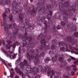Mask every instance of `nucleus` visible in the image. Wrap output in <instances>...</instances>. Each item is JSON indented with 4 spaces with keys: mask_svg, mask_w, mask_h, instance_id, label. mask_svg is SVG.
Instances as JSON below:
<instances>
[{
    "mask_svg": "<svg viewBox=\"0 0 78 78\" xmlns=\"http://www.w3.org/2000/svg\"><path fill=\"white\" fill-rule=\"evenodd\" d=\"M15 78H19V76H16Z\"/></svg>",
    "mask_w": 78,
    "mask_h": 78,
    "instance_id": "nucleus-64",
    "label": "nucleus"
},
{
    "mask_svg": "<svg viewBox=\"0 0 78 78\" xmlns=\"http://www.w3.org/2000/svg\"><path fill=\"white\" fill-rule=\"evenodd\" d=\"M48 40L49 39H51V36H50V35H49L48 36Z\"/></svg>",
    "mask_w": 78,
    "mask_h": 78,
    "instance_id": "nucleus-59",
    "label": "nucleus"
},
{
    "mask_svg": "<svg viewBox=\"0 0 78 78\" xmlns=\"http://www.w3.org/2000/svg\"><path fill=\"white\" fill-rule=\"evenodd\" d=\"M61 25L62 26V27H64V26H65V25H66V24L64 21H62L61 22Z\"/></svg>",
    "mask_w": 78,
    "mask_h": 78,
    "instance_id": "nucleus-40",
    "label": "nucleus"
},
{
    "mask_svg": "<svg viewBox=\"0 0 78 78\" xmlns=\"http://www.w3.org/2000/svg\"><path fill=\"white\" fill-rule=\"evenodd\" d=\"M44 55L45 52H43L40 54L41 56L38 55H36L35 56L32 55L30 56L29 53L27 52L26 54V56L30 62H32V61H34V59H35L36 61L34 62V64L39 65L40 64V59H42V57H43L42 59H43V57L44 56Z\"/></svg>",
    "mask_w": 78,
    "mask_h": 78,
    "instance_id": "nucleus-5",
    "label": "nucleus"
},
{
    "mask_svg": "<svg viewBox=\"0 0 78 78\" xmlns=\"http://www.w3.org/2000/svg\"><path fill=\"white\" fill-rule=\"evenodd\" d=\"M64 44V42H60L58 43V45L59 47H61Z\"/></svg>",
    "mask_w": 78,
    "mask_h": 78,
    "instance_id": "nucleus-34",
    "label": "nucleus"
},
{
    "mask_svg": "<svg viewBox=\"0 0 78 78\" xmlns=\"http://www.w3.org/2000/svg\"><path fill=\"white\" fill-rule=\"evenodd\" d=\"M61 51H68V52H70V51L69 50L67 45H66V50L64 47H62L60 48Z\"/></svg>",
    "mask_w": 78,
    "mask_h": 78,
    "instance_id": "nucleus-22",
    "label": "nucleus"
},
{
    "mask_svg": "<svg viewBox=\"0 0 78 78\" xmlns=\"http://www.w3.org/2000/svg\"><path fill=\"white\" fill-rule=\"evenodd\" d=\"M71 67H70V66H66V70L67 71H70V70H71Z\"/></svg>",
    "mask_w": 78,
    "mask_h": 78,
    "instance_id": "nucleus-27",
    "label": "nucleus"
},
{
    "mask_svg": "<svg viewBox=\"0 0 78 78\" xmlns=\"http://www.w3.org/2000/svg\"><path fill=\"white\" fill-rule=\"evenodd\" d=\"M15 57H16V55L14 54L13 55L12 58H15Z\"/></svg>",
    "mask_w": 78,
    "mask_h": 78,
    "instance_id": "nucleus-63",
    "label": "nucleus"
},
{
    "mask_svg": "<svg viewBox=\"0 0 78 78\" xmlns=\"http://www.w3.org/2000/svg\"><path fill=\"white\" fill-rule=\"evenodd\" d=\"M71 68H74V67H76V66L74 65H72L71 66Z\"/></svg>",
    "mask_w": 78,
    "mask_h": 78,
    "instance_id": "nucleus-48",
    "label": "nucleus"
},
{
    "mask_svg": "<svg viewBox=\"0 0 78 78\" xmlns=\"http://www.w3.org/2000/svg\"><path fill=\"white\" fill-rule=\"evenodd\" d=\"M58 61H59V62H62L64 61V58H62L61 57H60L58 58Z\"/></svg>",
    "mask_w": 78,
    "mask_h": 78,
    "instance_id": "nucleus-29",
    "label": "nucleus"
},
{
    "mask_svg": "<svg viewBox=\"0 0 78 78\" xmlns=\"http://www.w3.org/2000/svg\"><path fill=\"white\" fill-rule=\"evenodd\" d=\"M43 37V35L42 34H40L37 37V40H40Z\"/></svg>",
    "mask_w": 78,
    "mask_h": 78,
    "instance_id": "nucleus-31",
    "label": "nucleus"
},
{
    "mask_svg": "<svg viewBox=\"0 0 78 78\" xmlns=\"http://www.w3.org/2000/svg\"><path fill=\"white\" fill-rule=\"evenodd\" d=\"M2 44L3 46H5V41L4 40H2Z\"/></svg>",
    "mask_w": 78,
    "mask_h": 78,
    "instance_id": "nucleus-37",
    "label": "nucleus"
},
{
    "mask_svg": "<svg viewBox=\"0 0 78 78\" xmlns=\"http://www.w3.org/2000/svg\"><path fill=\"white\" fill-rule=\"evenodd\" d=\"M3 53H4L5 55H6L7 56H8V52H6L5 50H3Z\"/></svg>",
    "mask_w": 78,
    "mask_h": 78,
    "instance_id": "nucleus-43",
    "label": "nucleus"
},
{
    "mask_svg": "<svg viewBox=\"0 0 78 78\" xmlns=\"http://www.w3.org/2000/svg\"><path fill=\"white\" fill-rule=\"evenodd\" d=\"M61 56L62 58H65V56H64V55L63 54H61V55H60Z\"/></svg>",
    "mask_w": 78,
    "mask_h": 78,
    "instance_id": "nucleus-52",
    "label": "nucleus"
},
{
    "mask_svg": "<svg viewBox=\"0 0 78 78\" xmlns=\"http://www.w3.org/2000/svg\"><path fill=\"white\" fill-rule=\"evenodd\" d=\"M38 51H39L38 49H35L34 50V49H31L29 51V53L35 55L38 54Z\"/></svg>",
    "mask_w": 78,
    "mask_h": 78,
    "instance_id": "nucleus-19",
    "label": "nucleus"
},
{
    "mask_svg": "<svg viewBox=\"0 0 78 78\" xmlns=\"http://www.w3.org/2000/svg\"><path fill=\"white\" fill-rule=\"evenodd\" d=\"M44 3H45V1H40V2L37 4V7L36 9H34V7H33V9H32L30 11L31 15L33 16V17L34 16H36V12L38 11V9L41 8V6H43V7H41V9L38 10V13L39 15H42L44 13H46V12H48V11H49V9H51V4H48L46 5V7L47 9L45 10L44 9L45 5H44Z\"/></svg>",
    "mask_w": 78,
    "mask_h": 78,
    "instance_id": "nucleus-2",
    "label": "nucleus"
},
{
    "mask_svg": "<svg viewBox=\"0 0 78 78\" xmlns=\"http://www.w3.org/2000/svg\"><path fill=\"white\" fill-rule=\"evenodd\" d=\"M16 45H17V46L19 45V43L18 42V41H16Z\"/></svg>",
    "mask_w": 78,
    "mask_h": 78,
    "instance_id": "nucleus-56",
    "label": "nucleus"
},
{
    "mask_svg": "<svg viewBox=\"0 0 78 78\" xmlns=\"http://www.w3.org/2000/svg\"><path fill=\"white\" fill-rule=\"evenodd\" d=\"M30 20L29 18L26 19L25 20V23L28 26V30H34V28H35L36 26L34 24H30Z\"/></svg>",
    "mask_w": 78,
    "mask_h": 78,
    "instance_id": "nucleus-10",
    "label": "nucleus"
},
{
    "mask_svg": "<svg viewBox=\"0 0 78 78\" xmlns=\"http://www.w3.org/2000/svg\"><path fill=\"white\" fill-rule=\"evenodd\" d=\"M7 65H8V66H9V67H12V65H11V63H8L7 64Z\"/></svg>",
    "mask_w": 78,
    "mask_h": 78,
    "instance_id": "nucleus-53",
    "label": "nucleus"
},
{
    "mask_svg": "<svg viewBox=\"0 0 78 78\" xmlns=\"http://www.w3.org/2000/svg\"><path fill=\"white\" fill-rule=\"evenodd\" d=\"M53 30H56V27H55V25H54L53 27Z\"/></svg>",
    "mask_w": 78,
    "mask_h": 78,
    "instance_id": "nucleus-57",
    "label": "nucleus"
},
{
    "mask_svg": "<svg viewBox=\"0 0 78 78\" xmlns=\"http://www.w3.org/2000/svg\"><path fill=\"white\" fill-rule=\"evenodd\" d=\"M47 73L48 74V76H50V78H53V77H52L51 73L52 76L55 75V72H54V71L53 70L51 71V70L49 69V70L48 71Z\"/></svg>",
    "mask_w": 78,
    "mask_h": 78,
    "instance_id": "nucleus-20",
    "label": "nucleus"
},
{
    "mask_svg": "<svg viewBox=\"0 0 78 78\" xmlns=\"http://www.w3.org/2000/svg\"><path fill=\"white\" fill-rule=\"evenodd\" d=\"M45 20V17L43 16L41 17V22H44L43 23L45 24V27L44 28V33L46 34H47L48 33V30L47 25V21L46 20H45Z\"/></svg>",
    "mask_w": 78,
    "mask_h": 78,
    "instance_id": "nucleus-11",
    "label": "nucleus"
},
{
    "mask_svg": "<svg viewBox=\"0 0 78 78\" xmlns=\"http://www.w3.org/2000/svg\"><path fill=\"white\" fill-rule=\"evenodd\" d=\"M24 65L22 62H20L19 66H17L14 69V70L16 73L17 74H19L20 75H22L23 78H30L29 76L27 75L23 74V73L22 71V68L23 67Z\"/></svg>",
    "mask_w": 78,
    "mask_h": 78,
    "instance_id": "nucleus-7",
    "label": "nucleus"
},
{
    "mask_svg": "<svg viewBox=\"0 0 78 78\" xmlns=\"http://www.w3.org/2000/svg\"><path fill=\"white\" fill-rule=\"evenodd\" d=\"M70 58H71V59H72L73 60H75V58L71 56V55H69Z\"/></svg>",
    "mask_w": 78,
    "mask_h": 78,
    "instance_id": "nucleus-51",
    "label": "nucleus"
},
{
    "mask_svg": "<svg viewBox=\"0 0 78 78\" xmlns=\"http://www.w3.org/2000/svg\"><path fill=\"white\" fill-rule=\"evenodd\" d=\"M73 20H75V21H76L77 20L76 19V17H73Z\"/></svg>",
    "mask_w": 78,
    "mask_h": 78,
    "instance_id": "nucleus-58",
    "label": "nucleus"
},
{
    "mask_svg": "<svg viewBox=\"0 0 78 78\" xmlns=\"http://www.w3.org/2000/svg\"><path fill=\"white\" fill-rule=\"evenodd\" d=\"M21 9H19V11L20 12H22V10L23 9H22V7H21Z\"/></svg>",
    "mask_w": 78,
    "mask_h": 78,
    "instance_id": "nucleus-60",
    "label": "nucleus"
},
{
    "mask_svg": "<svg viewBox=\"0 0 78 78\" xmlns=\"http://www.w3.org/2000/svg\"><path fill=\"white\" fill-rule=\"evenodd\" d=\"M35 45V43L34 42H32L31 43H29L27 44V47L31 48H33Z\"/></svg>",
    "mask_w": 78,
    "mask_h": 78,
    "instance_id": "nucleus-24",
    "label": "nucleus"
},
{
    "mask_svg": "<svg viewBox=\"0 0 78 78\" xmlns=\"http://www.w3.org/2000/svg\"><path fill=\"white\" fill-rule=\"evenodd\" d=\"M40 42L41 44V47H40L39 49L40 50H45L44 49L46 47V42H45V40L44 39H41V40Z\"/></svg>",
    "mask_w": 78,
    "mask_h": 78,
    "instance_id": "nucleus-13",
    "label": "nucleus"
},
{
    "mask_svg": "<svg viewBox=\"0 0 78 78\" xmlns=\"http://www.w3.org/2000/svg\"><path fill=\"white\" fill-rule=\"evenodd\" d=\"M2 16L3 17V22H2L1 23V28L2 29V27L5 26V20H6V14L5 13H3V14Z\"/></svg>",
    "mask_w": 78,
    "mask_h": 78,
    "instance_id": "nucleus-18",
    "label": "nucleus"
},
{
    "mask_svg": "<svg viewBox=\"0 0 78 78\" xmlns=\"http://www.w3.org/2000/svg\"><path fill=\"white\" fill-rule=\"evenodd\" d=\"M51 43L53 44H56V40L55 39H53L51 41Z\"/></svg>",
    "mask_w": 78,
    "mask_h": 78,
    "instance_id": "nucleus-33",
    "label": "nucleus"
},
{
    "mask_svg": "<svg viewBox=\"0 0 78 78\" xmlns=\"http://www.w3.org/2000/svg\"><path fill=\"white\" fill-rule=\"evenodd\" d=\"M0 4L2 6H5L6 4L9 5V7H11L12 12L14 15H16L18 12V7H20V3L18 1H14L12 4H11V1L9 0H1L0 1Z\"/></svg>",
    "mask_w": 78,
    "mask_h": 78,
    "instance_id": "nucleus-4",
    "label": "nucleus"
},
{
    "mask_svg": "<svg viewBox=\"0 0 78 78\" xmlns=\"http://www.w3.org/2000/svg\"><path fill=\"white\" fill-rule=\"evenodd\" d=\"M18 31H19V29L16 28L15 29L13 35L11 36L10 37V39L12 41H14L16 38V36L18 33Z\"/></svg>",
    "mask_w": 78,
    "mask_h": 78,
    "instance_id": "nucleus-14",
    "label": "nucleus"
},
{
    "mask_svg": "<svg viewBox=\"0 0 78 78\" xmlns=\"http://www.w3.org/2000/svg\"><path fill=\"white\" fill-rule=\"evenodd\" d=\"M7 44H6V48L7 49H10L11 48V46L13 47V48H14V47H16V43H14L13 44L11 45V44L12 43V41H10L9 42H8Z\"/></svg>",
    "mask_w": 78,
    "mask_h": 78,
    "instance_id": "nucleus-15",
    "label": "nucleus"
},
{
    "mask_svg": "<svg viewBox=\"0 0 78 78\" xmlns=\"http://www.w3.org/2000/svg\"><path fill=\"white\" fill-rule=\"evenodd\" d=\"M65 55L66 56V58H68L69 55H67V54L65 53Z\"/></svg>",
    "mask_w": 78,
    "mask_h": 78,
    "instance_id": "nucleus-61",
    "label": "nucleus"
},
{
    "mask_svg": "<svg viewBox=\"0 0 78 78\" xmlns=\"http://www.w3.org/2000/svg\"><path fill=\"white\" fill-rule=\"evenodd\" d=\"M51 1L52 8H55L56 10H57L58 11H60L63 15L67 16H64L63 18V20L65 22L68 23L67 22L68 18L72 19V17H73V14L70 12L73 11L74 12V11H75L76 9V7H77L78 8V0L76 1L75 3V5H73L72 6H69L68 10H66L65 9V8H68V7L69 6V2H66L64 4H63L60 2L59 3V8H56V7H57V3L54 1Z\"/></svg>",
    "mask_w": 78,
    "mask_h": 78,
    "instance_id": "nucleus-1",
    "label": "nucleus"
},
{
    "mask_svg": "<svg viewBox=\"0 0 78 78\" xmlns=\"http://www.w3.org/2000/svg\"><path fill=\"white\" fill-rule=\"evenodd\" d=\"M10 75H11L12 76L15 74V71H12V72H10Z\"/></svg>",
    "mask_w": 78,
    "mask_h": 78,
    "instance_id": "nucleus-38",
    "label": "nucleus"
},
{
    "mask_svg": "<svg viewBox=\"0 0 78 78\" xmlns=\"http://www.w3.org/2000/svg\"><path fill=\"white\" fill-rule=\"evenodd\" d=\"M56 60H57V58H56V56H54L52 58V61L55 62L56 61Z\"/></svg>",
    "mask_w": 78,
    "mask_h": 78,
    "instance_id": "nucleus-32",
    "label": "nucleus"
},
{
    "mask_svg": "<svg viewBox=\"0 0 78 78\" xmlns=\"http://www.w3.org/2000/svg\"><path fill=\"white\" fill-rule=\"evenodd\" d=\"M5 12L6 14H9V13H10L9 8L6 9L5 10Z\"/></svg>",
    "mask_w": 78,
    "mask_h": 78,
    "instance_id": "nucleus-30",
    "label": "nucleus"
},
{
    "mask_svg": "<svg viewBox=\"0 0 78 78\" xmlns=\"http://www.w3.org/2000/svg\"><path fill=\"white\" fill-rule=\"evenodd\" d=\"M9 18L10 22H12V23L13 26L14 28H15L16 27H17V24L16 23H15L14 20H12V14H10L9 16Z\"/></svg>",
    "mask_w": 78,
    "mask_h": 78,
    "instance_id": "nucleus-16",
    "label": "nucleus"
},
{
    "mask_svg": "<svg viewBox=\"0 0 78 78\" xmlns=\"http://www.w3.org/2000/svg\"><path fill=\"white\" fill-rule=\"evenodd\" d=\"M75 61L73 62V63L74 64H76V63H77V62H78V59H75Z\"/></svg>",
    "mask_w": 78,
    "mask_h": 78,
    "instance_id": "nucleus-47",
    "label": "nucleus"
},
{
    "mask_svg": "<svg viewBox=\"0 0 78 78\" xmlns=\"http://www.w3.org/2000/svg\"><path fill=\"white\" fill-rule=\"evenodd\" d=\"M67 61L68 62H70V61H72V59L71 58H69L67 60Z\"/></svg>",
    "mask_w": 78,
    "mask_h": 78,
    "instance_id": "nucleus-55",
    "label": "nucleus"
},
{
    "mask_svg": "<svg viewBox=\"0 0 78 78\" xmlns=\"http://www.w3.org/2000/svg\"><path fill=\"white\" fill-rule=\"evenodd\" d=\"M76 70H77V67H76H76H75L73 68V70L74 72H76Z\"/></svg>",
    "mask_w": 78,
    "mask_h": 78,
    "instance_id": "nucleus-41",
    "label": "nucleus"
},
{
    "mask_svg": "<svg viewBox=\"0 0 78 78\" xmlns=\"http://www.w3.org/2000/svg\"><path fill=\"white\" fill-rule=\"evenodd\" d=\"M9 28H10V29H12L14 27H13V24L12 23H11L9 25Z\"/></svg>",
    "mask_w": 78,
    "mask_h": 78,
    "instance_id": "nucleus-36",
    "label": "nucleus"
},
{
    "mask_svg": "<svg viewBox=\"0 0 78 78\" xmlns=\"http://www.w3.org/2000/svg\"><path fill=\"white\" fill-rule=\"evenodd\" d=\"M35 67H34L33 68H31V66H28L26 68V70L27 71H30V74H31V76L32 78H38L39 76V73L43 72H45L47 70V68L45 66L44 68H42V66L41 65H40L38 67L36 68Z\"/></svg>",
    "mask_w": 78,
    "mask_h": 78,
    "instance_id": "nucleus-3",
    "label": "nucleus"
},
{
    "mask_svg": "<svg viewBox=\"0 0 78 78\" xmlns=\"http://www.w3.org/2000/svg\"><path fill=\"white\" fill-rule=\"evenodd\" d=\"M11 51V49H9V50L8 51V53H9L10 54L12 55V53H13V51Z\"/></svg>",
    "mask_w": 78,
    "mask_h": 78,
    "instance_id": "nucleus-45",
    "label": "nucleus"
},
{
    "mask_svg": "<svg viewBox=\"0 0 78 78\" xmlns=\"http://www.w3.org/2000/svg\"><path fill=\"white\" fill-rule=\"evenodd\" d=\"M20 47H19V50L18 51L19 54H20Z\"/></svg>",
    "mask_w": 78,
    "mask_h": 78,
    "instance_id": "nucleus-62",
    "label": "nucleus"
},
{
    "mask_svg": "<svg viewBox=\"0 0 78 78\" xmlns=\"http://www.w3.org/2000/svg\"><path fill=\"white\" fill-rule=\"evenodd\" d=\"M37 25H38V26H42V23H37Z\"/></svg>",
    "mask_w": 78,
    "mask_h": 78,
    "instance_id": "nucleus-54",
    "label": "nucleus"
},
{
    "mask_svg": "<svg viewBox=\"0 0 78 78\" xmlns=\"http://www.w3.org/2000/svg\"><path fill=\"white\" fill-rule=\"evenodd\" d=\"M63 78H69V76H66V75H63Z\"/></svg>",
    "mask_w": 78,
    "mask_h": 78,
    "instance_id": "nucleus-49",
    "label": "nucleus"
},
{
    "mask_svg": "<svg viewBox=\"0 0 78 78\" xmlns=\"http://www.w3.org/2000/svg\"><path fill=\"white\" fill-rule=\"evenodd\" d=\"M70 73L72 76H73L75 74V72L73 71H71V72H70Z\"/></svg>",
    "mask_w": 78,
    "mask_h": 78,
    "instance_id": "nucleus-42",
    "label": "nucleus"
},
{
    "mask_svg": "<svg viewBox=\"0 0 78 78\" xmlns=\"http://www.w3.org/2000/svg\"><path fill=\"white\" fill-rule=\"evenodd\" d=\"M51 50L53 51L50 50L49 52V55L50 56H52L54 55L55 56H58V51L57 50V47L55 45H51Z\"/></svg>",
    "mask_w": 78,
    "mask_h": 78,
    "instance_id": "nucleus-8",
    "label": "nucleus"
},
{
    "mask_svg": "<svg viewBox=\"0 0 78 78\" xmlns=\"http://www.w3.org/2000/svg\"><path fill=\"white\" fill-rule=\"evenodd\" d=\"M24 27L22 26L21 28V31H24Z\"/></svg>",
    "mask_w": 78,
    "mask_h": 78,
    "instance_id": "nucleus-46",
    "label": "nucleus"
},
{
    "mask_svg": "<svg viewBox=\"0 0 78 78\" xmlns=\"http://www.w3.org/2000/svg\"><path fill=\"white\" fill-rule=\"evenodd\" d=\"M51 60V59L49 57L45 58L44 59V61L45 63H48L49 61Z\"/></svg>",
    "mask_w": 78,
    "mask_h": 78,
    "instance_id": "nucleus-26",
    "label": "nucleus"
},
{
    "mask_svg": "<svg viewBox=\"0 0 78 78\" xmlns=\"http://www.w3.org/2000/svg\"><path fill=\"white\" fill-rule=\"evenodd\" d=\"M4 30L5 31H8L9 30V28L8 27V26L6 25L4 26Z\"/></svg>",
    "mask_w": 78,
    "mask_h": 78,
    "instance_id": "nucleus-28",
    "label": "nucleus"
},
{
    "mask_svg": "<svg viewBox=\"0 0 78 78\" xmlns=\"http://www.w3.org/2000/svg\"><path fill=\"white\" fill-rule=\"evenodd\" d=\"M27 31L28 32V30L26 28L25 29V33L24 34V36H24L22 34H19V36H18V38L20 39H22V41L23 42L21 44V45L23 47H25L27 45V42L26 41L28 39V41L30 42H31L32 41V37H31V36H30L29 37H27L28 34H27Z\"/></svg>",
    "mask_w": 78,
    "mask_h": 78,
    "instance_id": "nucleus-6",
    "label": "nucleus"
},
{
    "mask_svg": "<svg viewBox=\"0 0 78 78\" xmlns=\"http://www.w3.org/2000/svg\"><path fill=\"white\" fill-rule=\"evenodd\" d=\"M67 41V42H70L71 44H72L73 48H76L77 46L76 44V39H74L73 37L70 36L68 37Z\"/></svg>",
    "mask_w": 78,
    "mask_h": 78,
    "instance_id": "nucleus-9",
    "label": "nucleus"
},
{
    "mask_svg": "<svg viewBox=\"0 0 78 78\" xmlns=\"http://www.w3.org/2000/svg\"><path fill=\"white\" fill-rule=\"evenodd\" d=\"M23 62L25 66L28 65V61H27V60H24Z\"/></svg>",
    "mask_w": 78,
    "mask_h": 78,
    "instance_id": "nucleus-35",
    "label": "nucleus"
},
{
    "mask_svg": "<svg viewBox=\"0 0 78 78\" xmlns=\"http://www.w3.org/2000/svg\"><path fill=\"white\" fill-rule=\"evenodd\" d=\"M67 28L69 30H71V31H76V27L73 26V24L72 23H69L67 25Z\"/></svg>",
    "mask_w": 78,
    "mask_h": 78,
    "instance_id": "nucleus-12",
    "label": "nucleus"
},
{
    "mask_svg": "<svg viewBox=\"0 0 78 78\" xmlns=\"http://www.w3.org/2000/svg\"><path fill=\"white\" fill-rule=\"evenodd\" d=\"M61 16V13L59 12H57L55 13L54 16L53 17L56 19H60Z\"/></svg>",
    "mask_w": 78,
    "mask_h": 78,
    "instance_id": "nucleus-21",
    "label": "nucleus"
},
{
    "mask_svg": "<svg viewBox=\"0 0 78 78\" xmlns=\"http://www.w3.org/2000/svg\"><path fill=\"white\" fill-rule=\"evenodd\" d=\"M19 20L21 23H23V18L24 17L23 15V14H21L19 16Z\"/></svg>",
    "mask_w": 78,
    "mask_h": 78,
    "instance_id": "nucleus-25",
    "label": "nucleus"
},
{
    "mask_svg": "<svg viewBox=\"0 0 78 78\" xmlns=\"http://www.w3.org/2000/svg\"><path fill=\"white\" fill-rule=\"evenodd\" d=\"M69 50L70 51L71 53H75L76 55H78V49L77 48L76 49V51H75L72 48V47L70 46V45H69Z\"/></svg>",
    "mask_w": 78,
    "mask_h": 78,
    "instance_id": "nucleus-17",
    "label": "nucleus"
},
{
    "mask_svg": "<svg viewBox=\"0 0 78 78\" xmlns=\"http://www.w3.org/2000/svg\"><path fill=\"white\" fill-rule=\"evenodd\" d=\"M57 30H60L61 29V25H58L56 27Z\"/></svg>",
    "mask_w": 78,
    "mask_h": 78,
    "instance_id": "nucleus-39",
    "label": "nucleus"
},
{
    "mask_svg": "<svg viewBox=\"0 0 78 78\" xmlns=\"http://www.w3.org/2000/svg\"><path fill=\"white\" fill-rule=\"evenodd\" d=\"M49 14H48L47 16V18L48 20H50L51 17V16L53 14V12L51 10H49Z\"/></svg>",
    "mask_w": 78,
    "mask_h": 78,
    "instance_id": "nucleus-23",
    "label": "nucleus"
},
{
    "mask_svg": "<svg viewBox=\"0 0 78 78\" xmlns=\"http://www.w3.org/2000/svg\"><path fill=\"white\" fill-rule=\"evenodd\" d=\"M25 51L26 50L24 48H23L22 49V52L23 53H25Z\"/></svg>",
    "mask_w": 78,
    "mask_h": 78,
    "instance_id": "nucleus-44",
    "label": "nucleus"
},
{
    "mask_svg": "<svg viewBox=\"0 0 78 78\" xmlns=\"http://www.w3.org/2000/svg\"><path fill=\"white\" fill-rule=\"evenodd\" d=\"M45 48H46V49H48V50H50V46L48 45L46 46Z\"/></svg>",
    "mask_w": 78,
    "mask_h": 78,
    "instance_id": "nucleus-50",
    "label": "nucleus"
}]
</instances>
